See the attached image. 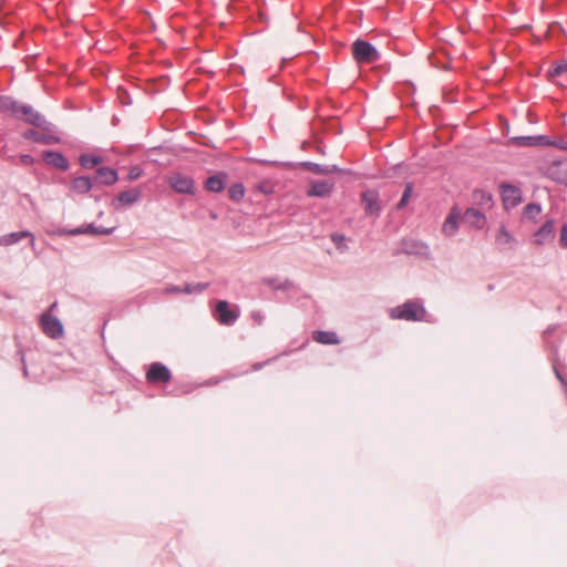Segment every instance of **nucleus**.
Listing matches in <instances>:
<instances>
[{"instance_id": "7", "label": "nucleus", "mask_w": 567, "mask_h": 567, "mask_svg": "<svg viewBox=\"0 0 567 567\" xmlns=\"http://www.w3.org/2000/svg\"><path fill=\"white\" fill-rule=\"evenodd\" d=\"M503 205L506 209L514 208L522 202V190L512 184L502 183L499 185Z\"/></svg>"}, {"instance_id": "34", "label": "nucleus", "mask_w": 567, "mask_h": 567, "mask_svg": "<svg viewBox=\"0 0 567 567\" xmlns=\"http://www.w3.org/2000/svg\"><path fill=\"white\" fill-rule=\"evenodd\" d=\"M330 239L340 252H344L348 250V246L346 245L347 238L343 234L332 233L330 235Z\"/></svg>"}, {"instance_id": "6", "label": "nucleus", "mask_w": 567, "mask_h": 567, "mask_svg": "<svg viewBox=\"0 0 567 567\" xmlns=\"http://www.w3.org/2000/svg\"><path fill=\"white\" fill-rule=\"evenodd\" d=\"M238 307L230 308L228 301L220 300L216 305V319L220 324L233 326L239 318Z\"/></svg>"}, {"instance_id": "31", "label": "nucleus", "mask_w": 567, "mask_h": 567, "mask_svg": "<svg viewBox=\"0 0 567 567\" xmlns=\"http://www.w3.org/2000/svg\"><path fill=\"white\" fill-rule=\"evenodd\" d=\"M228 196L234 202H240L245 196V187L241 183H235L228 188Z\"/></svg>"}, {"instance_id": "35", "label": "nucleus", "mask_w": 567, "mask_h": 567, "mask_svg": "<svg viewBox=\"0 0 567 567\" xmlns=\"http://www.w3.org/2000/svg\"><path fill=\"white\" fill-rule=\"evenodd\" d=\"M412 193H413V184L412 183H406L405 187H404L403 195H402L400 202L396 204V209L400 210V209H403L406 206L410 197L412 196Z\"/></svg>"}, {"instance_id": "15", "label": "nucleus", "mask_w": 567, "mask_h": 567, "mask_svg": "<svg viewBox=\"0 0 567 567\" xmlns=\"http://www.w3.org/2000/svg\"><path fill=\"white\" fill-rule=\"evenodd\" d=\"M118 181L117 171L111 167H100L96 169L94 182L100 185L111 186Z\"/></svg>"}, {"instance_id": "28", "label": "nucleus", "mask_w": 567, "mask_h": 567, "mask_svg": "<svg viewBox=\"0 0 567 567\" xmlns=\"http://www.w3.org/2000/svg\"><path fill=\"white\" fill-rule=\"evenodd\" d=\"M96 229H97L96 226H94L93 224H90L85 227L82 226V227H78L74 229H61V230H59V234L60 235H71V236L90 234V235L96 236Z\"/></svg>"}, {"instance_id": "52", "label": "nucleus", "mask_w": 567, "mask_h": 567, "mask_svg": "<svg viewBox=\"0 0 567 567\" xmlns=\"http://www.w3.org/2000/svg\"><path fill=\"white\" fill-rule=\"evenodd\" d=\"M565 148L567 150V145L565 146Z\"/></svg>"}, {"instance_id": "43", "label": "nucleus", "mask_w": 567, "mask_h": 567, "mask_svg": "<svg viewBox=\"0 0 567 567\" xmlns=\"http://www.w3.org/2000/svg\"><path fill=\"white\" fill-rule=\"evenodd\" d=\"M115 227L105 228V227H97L96 229V236L99 235H111L114 231Z\"/></svg>"}, {"instance_id": "21", "label": "nucleus", "mask_w": 567, "mask_h": 567, "mask_svg": "<svg viewBox=\"0 0 567 567\" xmlns=\"http://www.w3.org/2000/svg\"><path fill=\"white\" fill-rule=\"evenodd\" d=\"M554 235V221L547 220L534 235V243L536 245H544Z\"/></svg>"}, {"instance_id": "17", "label": "nucleus", "mask_w": 567, "mask_h": 567, "mask_svg": "<svg viewBox=\"0 0 567 567\" xmlns=\"http://www.w3.org/2000/svg\"><path fill=\"white\" fill-rule=\"evenodd\" d=\"M333 184L326 181L313 182L307 190L308 197H327L331 194Z\"/></svg>"}, {"instance_id": "24", "label": "nucleus", "mask_w": 567, "mask_h": 567, "mask_svg": "<svg viewBox=\"0 0 567 567\" xmlns=\"http://www.w3.org/2000/svg\"><path fill=\"white\" fill-rule=\"evenodd\" d=\"M21 104L10 96H0V110L9 112L16 118H20L19 110Z\"/></svg>"}, {"instance_id": "19", "label": "nucleus", "mask_w": 567, "mask_h": 567, "mask_svg": "<svg viewBox=\"0 0 567 567\" xmlns=\"http://www.w3.org/2000/svg\"><path fill=\"white\" fill-rule=\"evenodd\" d=\"M495 241L501 250L513 249L516 243L513 235L506 229L504 225L499 227Z\"/></svg>"}, {"instance_id": "22", "label": "nucleus", "mask_w": 567, "mask_h": 567, "mask_svg": "<svg viewBox=\"0 0 567 567\" xmlns=\"http://www.w3.org/2000/svg\"><path fill=\"white\" fill-rule=\"evenodd\" d=\"M473 204L484 208L489 209L493 207V196L491 193L484 189H475L472 194Z\"/></svg>"}, {"instance_id": "18", "label": "nucleus", "mask_w": 567, "mask_h": 567, "mask_svg": "<svg viewBox=\"0 0 567 567\" xmlns=\"http://www.w3.org/2000/svg\"><path fill=\"white\" fill-rule=\"evenodd\" d=\"M141 197V190L137 188L124 190L120 193L113 200V205L117 208L118 206H127L136 203Z\"/></svg>"}, {"instance_id": "41", "label": "nucleus", "mask_w": 567, "mask_h": 567, "mask_svg": "<svg viewBox=\"0 0 567 567\" xmlns=\"http://www.w3.org/2000/svg\"><path fill=\"white\" fill-rule=\"evenodd\" d=\"M163 292L165 295L181 293L183 292V288L179 286L169 285L163 290Z\"/></svg>"}, {"instance_id": "16", "label": "nucleus", "mask_w": 567, "mask_h": 567, "mask_svg": "<svg viewBox=\"0 0 567 567\" xmlns=\"http://www.w3.org/2000/svg\"><path fill=\"white\" fill-rule=\"evenodd\" d=\"M42 158L47 164L61 171H66L70 166L66 157L56 151H44Z\"/></svg>"}, {"instance_id": "26", "label": "nucleus", "mask_w": 567, "mask_h": 567, "mask_svg": "<svg viewBox=\"0 0 567 567\" xmlns=\"http://www.w3.org/2000/svg\"><path fill=\"white\" fill-rule=\"evenodd\" d=\"M312 338L321 344H338L340 342L338 334L333 331H315Z\"/></svg>"}, {"instance_id": "2", "label": "nucleus", "mask_w": 567, "mask_h": 567, "mask_svg": "<svg viewBox=\"0 0 567 567\" xmlns=\"http://www.w3.org/2000/svg\"><path fill=\"white\" fill-rule=\"evenodd\" d=\"M353 58L359 63H373L380 59L374 45L364 40H357L352 44Z\"/></svg>"}, {"instance_id": "39", "label": "nucleus", "mask_w": 567, "mask_h": 567, "mask_svg": "<svg viewBox=\"0 0 567 567\" xmlns=\"http://www.w3.org/2000/svg\"><path fill=\"white\" fill-rule=\"evenodd\" d=\"M143 174V169L138 166H134L130 169L127 178L128 181H136Z\"/></svg>"}, {"instance_id": "40", "label": "nucleus", "mask_w": 567, "mask_h": 567, "mask_svg": "<svg viewBox=\"0 0 567 567\" xmlns=\"http://www.w3.org/2000/svg\"><path fill=\"white\" fill-rule=\"evenodd\" d=\"M559 244L563 248H567V224L560 228Z\"/></svg>"}, {"instance_id": "51", "label": "nucleus", "mask_w": 567, "mask_h": 567, "mask_svg": "<svg viewBox=\"0 0 567 567\" xmlns=\"http://www.w3.org/2000/svg\"><path fill=\"white\" fill-rule=\"evenodd\" d=\"M212 218H213V219H216V218H217V215H216V214H212Z\"/></svg>"}, {"instance_id": "11", "label": "nucleus", "mask_w": 567, "mask_h": 567, "mask_svg": "<svg viewBox=\"0 0 567 567\" xmlns=\"http://www.w3.org/2000/svg\"><path fill=\"white\" fill-rule=\"evenodd\" d=\"M462 218V212L457 206L451 208L447 217L442 225V233L446 237H453L458 230V224Z\"/></svg>"}, {"instance_id": "37", "label": "nucleus", "mask_w": 567, "mask_h": 567, "mask_svg": "<svg viewBox=\"0 0 567 567\" xmlns=\"http://www.w3.org/2000/svg\"><path fill=\"white\" fill-rule=\"evenodd\" d=\"M567 72V61H561L553 65L549 71L550 76H559Z\"/></svg>"}, {"instance_id": "10", "label": "nucleus", "mask_w": 567, "mask_h": 567, "mask_svg": "<svg viewBox=\"0 0 567 567\" xmlns=\"http://www.w3.org/2000/svg\"><path fill=\"white\" fill-rule=\"evenodd\" d=\"M546 174L551 181L567 186V158L551 162Z\"/></svg>"}, {"instance_id": "3", "label": "nucleus", "mask_w": 567, "mask_h": 567, "mask_svg": "<svg viewBox=\"0 0 567 567\" xmlns=\"http://www.w3.org/2000/svg\"><path fill=\"white\" fill-rule=\"evenodd\" d=\"M39 326L42 332L51 339H59L63 336V324L59 318L50 312H43L39 318Z\"/></svg>"}, {"instance_id": "44", "label": "nucleus", "mask_w": 567, "mask_h": 567, "mask_svg": "<svg viewBox=\"0 0 567 567\" xmlns=\"http://www.w3.org/2000/svg\"><path fill=\"white\" fill-rule=\"evenodd\" d=\"M251 317L258 324L262 323L264 317L260 312H252Z\"/></svg>"}, {"instance_id": "49", "label": "nucleus", "mask_w": 567, "mask_h": 567, "mask_svg": "<svg viewBox=\"0 0 567 567\" xmlns=\"http://www.w3.org/2000/svg\"><path fill=\"white\" fill-rule=\"evenodd\" d=\"M563 386H564L565 393L567 394V381H563Z\"/></svg>"}, {"instance_id": "12", "label": "nucleus", "mask_w": 567, "mask_h": 567, "mask_svg": "<svg viewBox=\"0 0 567 567\" xmlns=\"http://www.w3.org/2000/svg\"><path fill=\"white\" fill-rule=\"evenodd\" d=\"M509 143L519 147H529L538 145H550L551 142L546 135L533 136H514L509 138Z\"/></svg>"}, {"instance_id": "5", "label": "nucleus", "mask_w": 567, "mask_h": 567, "mask_svg": "<svg viewBox=\"0 0 567 567\" xmlns=\"http://www.w3.org/2000/svg\"><path fill=\"white\" fill-rule=\"evenodd\" d=\"M167 183L178 194L192 195L195 192L194 179L181 173H172L167 177Z\"/></svg>"}, {"instance_id": "13", "label": "nucleus", "mask_w": 567, "mask_h": 567, "mask_svg": "<svg viewBox=\"0 0 567 567\" xmlns=\"http://www.w3.org/2000/svg\"><path fill=\"white\" fill-rule=\"evenodd\" d=\"M38 128L40 130L39 144L53 145L61 142L56 127L51 122L47 121L42 126H39Z\"/></svg>"}, {"instance_id": "42", "label": "nucleus", "mask_w": 567, "mask_h": 567, "mask_svg": "<svg viewBox=\"0 0 567 567\" xmlns=\"http://www.w3.org/2000/svg\"><path fill=\"white\" fill-rule=\"evenodd\" d=\"M257 188L266 195L272 192V186L268 182L259 183Z\"/></svg>"}, {"instance_id": "4", "label": "nucleus", "mask_w": 567, "mask_h": 567, "mask_svg": "<svg viewBox=\"0 0 567 567\" xmlns=\"http://www.w3.org/2000/svg\"><path fill=\"white\" fill-rule=\"evenodd\" d=\"M145 379L151 384L168 383L172 380V372L162 362H153L150 364Z\"/></svg>"}, {"instance_id": "27", "label": "nucleus", "mask_w": 567, "mask_h": 567, "mask_svg": "<svg viewBox=\"0 0 567 567\" xmlns=\"http://www.w3.org/2000/svg\"><path fill=\"white\" fill-rule=\"evenodd\" d=\"M93 187L92 181L87 176L75 177L71 182V188L78 194H86Z\"/></svg>"}, {"instance_id": "8", "label": "nucleus", "mask_w": 567, "mask_h": 567, "mask_svg": "<svg viewBox=\"0 0 567 567\" xmlns=\"http://www.w3.org/2000/svg\"><path fill=\"white\" fill-rule=\"evenodd\" d=\"M361 203L364 212L369 216L378 218L381 215L382 206L379 200V193L374 189H368L361 194Z\"/></svg>"}, {"instance_id": "45", "label": "nucleus", "mask_w": 567, "mask_h": 567, "mask_svg": "<svg viewBox=\"0 0 567 567\" xmlns=\"http://www.w3.org/2000/svg\"><path fill=\"white\" fill-rule=\"evenodd\" d=\"M555 374L561 384H563V381H567L556 368H555Z\"/></svg>"}, {"instance_id": "20", "label": "nucleus", "mask_w": 567, "mask_h": 567, "mask_svg": "<svg viewBox=\"0 0 567 567\" xmlns=\"http://www.w3.org/2000/svg\"><path fill=\"white\" fill-rule=\"evenodd\" d=\"M227 181L226 173H218L208 177L205 182V188L212 193H220L225 189V184Z\"/></svg>"}, {"instance_id": "14", "label": "nucleus", "mask_w": 567, "mask_h": 567, "mask_svg": "<svg viewBox=\"0 0 567 567\" xmlns=\"http://www.w3.org/2000/svg\"><path fill=\"white\" fill-rule=\"evenodd\" d=\"M462 218L465 224L476 229H483L487 220L486 216L481 210L473 207L462 213Z\"/></svg>"}, {"instance_id": "48", "label": "nucleus", "mask_w": 567, "mask_h": 567, "mask_svg": "<svg viewBox=\"0 0 567 567\" xmlns=\"http://www.w3.org/2000/svg\"><path fill=\"white\" fill-rule=\"evenodd\" d=\"M22 159H23V162L31 161V156H29V155H24V156L22 157Z\"/></svg>"}, {"instance_id": "30", "label": "nucleus", "mask_w": 567, "mask_h": 567, "mask_svg": "<svg viewBox=\"0 0 567 567\" xmlns=\"http://www.w3.org/2000/svg\"><path fill=\"white\" fill-rule=\"evenodd\" d=\"M264 282L274 290H288L292 287V282L289 279L280 281L278 278H265Z\"/></svg>"}, {"instance_id": "23", "label": "nucleus", "mask_w": 567, "mask_h": 567, "mask_svg": "<svg viewBox=\"0 0 567 567\" xmlns=\"http://www.w3.org/2000/svg\"><path fill=\"white\" fill-rule=\"evenodd\" d=\"M302 166L309 172L320 175H330L340 171L337 165H321L313 162H305Z\"/></svg>"}, {"instance_id": "50", "label": "nucleus", "mask_w": 567, "mask_h": 567, "mask_svg": "<svg viewBox=\"0 0 567 567\" xmlns=\"http://www.w3.org/2000/svg\"><path fill=\"white\" fill-rule=\"evenodd\" d=\"M262 365H264V363L256 364V365H254V369H255V370H258V369H260Z\"/></svg>"}, {"instance_id": "29", "label": "nucleus", "mask_w": 567, "mask_h": 567, "mask_svg": "<svg viewBox=\"0 0 567 567\" xmlns=\"http://www.w3.org/2000/svg\"><path fill=\"white\" fill-rule=\"evenodd\" d=\"M79 161L82 167L90 169L102 163L103 158L97 155L82 154Z\"/></svg>"}, {"instance_id": "36", "label": "nucleus", "mask_w": 567, "mask_h": 567, "mask_svg": "<svg viewBox=\"0 0 567 567\" xmlns=\"http://www.w3.org/2000/svg\"><path fill=\"white\" fill-rule=\"evenodd\" d=\"M412 193H413V184L412 183H406L405 187H404L403 195H402L400 202L396 204V209L400 210V209H403L406 206L410 197L412 196Z\"/></svg>"}, {"instance_id": "38", "label": "nucleus", "mask_w": 567, "mask_h": 567, "mask_svg": "<svg viewBox=\"0 0 567 567\" xmlns=\"http://www.w3.org/2000/svg\"><path fill=\"white\" fill-rule=\"evenodd\" d=\"M22 137L39 144L40 130L29 128L22 133Z\"/></svg>"}, {"instance_id": "25", "label": "nucleus", "mask_w": 567, "mask_h": 567, "mask_svg": "<svg viewBox=\"0 0 567 567\" xmlns=\"http://www.w3.org/2000/svg\"><path fill=\"white\" fill-rule=\"evenodd\" d=\"M27 236H31V231L21 230L2 235L0 236V246L8 247L18 244L23 238H27Z\"/></svg>"}, {"instance_id": "9", "label": "nucleus", "mask_w": 567, "mask_h": 567, "mask_svg": "<svg viewBox=\"0 0 567 567\" xmlns=\"http://www.w3.org/2000/svg\"><path fill=\"white\" fill-rule=\"evenodd\" d=\"M19 115V120L34 127L42 126L48 121L43 114L34 110L30 104H21Z\"/></svg>"}, {"instance_id": "46", "label": "nucleus", "mask_w": 567, "mask_h": 567, "mask_svg": "<svg viewBox=\"0 0 567 567\" xmlns=\"http://www.w3.org/2000/svg\"><path fill=\"white\" fill-rule=\"evenodd\" d=\"M27 238H30V246L32 249H34V246H35L34 235L31 233V236H27Z\"/></svg>"}, {"instance_id": "1", "label": "nucleus", "mask_w": 567, "mask_h": 567, "mask_svg": "<svg viewBox=\"0 0 567 567\" xmlns=\"http://www.w3.org/2000/svg\"><path fill=\"white\" fill-rule=\"evenodd\" d=\"M389 316L393 320L427 321V311L420 300H408L402 305L393 307L390 309Z\"/></svg>"}, {"instance_id": "33", "label": "nucleus", "mask_w": 567, "mask_h": 567, "mask_svg": "<svg viewBox=\"0 0 567 567\" xmlns=\"http://www.w3.org/2000/svg\"><path fill=\"white\" fill-rule=\"evenodd\" d=\"M542 213V206L539 204L530 203L524 208V217L526 219H535Z\"/></svg>"}, {"instance_id": "47", "label": "nucleus", "mask_w": 567, "mask_h": 567, "mask_svg": "<svg viewBox=\"0 0 567 567\" xmlns=\"http://www.w3.org/2000/svg\"><path fill=\"white\" fill-rule=\"evenodd\" d=\"M56 307H58V302L55 301V302H53V303L50 306V308H49V310H48L47 312H50V313H51V312H52Z\"/></svg>"}, {"instance_id": "32", "label": "nucleus", "mask_w": 567, "mask_h": 567, "mask_svg": "<svg viewBox=\"0 0 567 567\" xmlns=\"http://www.w3.org/2000/svg\"><path fill=\"white\" fill-rule=\"evenodd\" d=\"M209 287L208 282L187 284L183 287V292L187 295L202 293Z\"/></svg>"}]
</instances>
